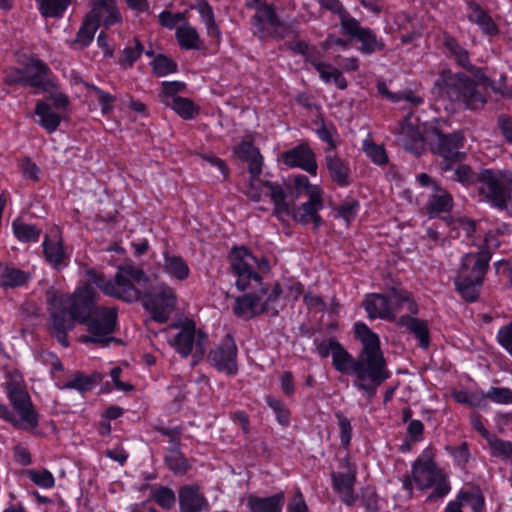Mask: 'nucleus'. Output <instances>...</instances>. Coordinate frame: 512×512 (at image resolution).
I'll use <instances>...</instances> for the list:
<instances>
[{
    "label": "nucleus",
    "instance_id": "obj_43",
    "mask_svg": "<svg viewBox=\"0 0 512 512\" xmlns=\"http://www.w3.org/2000/svg\"><path fill=\"white\" fill-rule=\"evenodd\" d=\"M151 498L163 509L174 507L176 498L174 492L167 487H157L151 490Z\"/></svg>",
    "mask_w": 512,
    "mask_h": 512
},
{
    "label": "nucleus",
    "instance_id": "obj_1",
    "mask_svg": "<svg viewBox=\"0 0 512 512\" xmlns=\"http://www.w3.org/2000/svg\"><path fill=\"white\" fill-rule=\"evenodd\" d=\"M98 288L105 295L133 302L142 297L143 306L153 320L165 322L176 306L174 290L164 284H151L147 276L134 266L118 269L113 280H106L94 270L86 272V279L69 297L50 290L47 301L50 312V329L58 341L67 346L66 335L75 322L85 324L88 334L79 339L83 343H106L116 324L114 308L94 306Z\"/></svg>",
    "mask_w": 512,
    "mask_h": 512
},
{
    "label": "nucleus",
    "instance_id": "obj_50",
    "mask_svg": "<svg viewBox=\"0 0 512 512\" xmlns=\"http://www.w3.org/2000/svg\"><path fill=\"white\" fill-rule=\"evenodd\" d=\"M168 467L176 474H183L188 468V464L183 455L178 451H171L165 458Z\"/></svg>",
    "mask_w": 512,
    "mask_h": 512
},
{
    "label": "nucleus",
    "instance_id": "obj_12",
    "mask_svg": "<svg viewBox=\"0 0 512 512\" xmlns=\"http://www.w3.org/2000/svg\"><path fill=\"white\" fill-rule=\"evenodd\" d=\"M231 265L236 275V286L239 290L246 289L253 281H259L260 273L268 270V263L264 259H257L246 248L233 249Z\"/></svg>",
    "mask_w": 512,
    "mask_h": 512
},
{
    "label": "nucleus",
    "instance_id": "obj_49",
    "mask_svg": "<svg viewBox=\"0 0 512 512\" xmlns=\"http://www.w3.org/2000/svg\"><path fill=\"white\" fill-rule=\"evenodd\" d=\"M98 381H100L99 375H93L90 377L79 374L75 376L74 379L66 385V387L77 389L80 392H85L90 390Z\"/></svg>",
    "mask_w": 512,
    "mask_h": 512
},
{
    "label": "nucleus",
    "instance_id": "obj_3",
    "mask_svg": "<svg viewBox=\"0 0 512 512\" xmlns=\"http://www.w3.org/2000/svg\"><path fill=\"white\" fill-rule=\"evenodd\" d=\"M442 123L444 122L436 120L435 124L420 125L414 115H408L397 130V141L415 154H419L424 144H428L445 161H460L464 156L460 151L464 136L460 132L445 135L441 128Z\"/></svg>",
    "mask_w": 512,
    "mask_h": 512
},
{
    "label": "nucleus",
    "instance_id": "obj_63",
    "mask_svg": "<svg viewBox=\"0 0 512 512\" xmlns=\"http://www.w3.org/2000/svg\"><path fill=\"white\" fill-rule=\"evenodd\" d=\"M120 373L121 369L119 367H114L110 372V376L114 383L115 389L118 391H130L132 389V386L128 383L120 381Z\"/></svg>",
    "mask_w": 512,
    "mask_h": 512
},
{
    "label": "nucleus",
    "instance_id": "obj_19",
    "mask_svg": "<svg viewBox=\"0 0 512 512\" xmlns=\"http://www.w3.org/2000/svg\"><path fill=\"white\" fill-rule=\"evenodd\" d=\"M343 35H348L351 38H355L361 42V51L364 53H373L381 50L383 44L374 33L359 25L356 19L353 17L343 18Z\"/></svg>",
    "mask_w": 512,
    "mask_h": 512
},
{
    "label": "nucleus",
    "instance_id": "obj_28",
    "mask_svg": "<svg viewBox=\"0 0 512 512\" xmlns=\"http://www.w3.org/2000/svg\"><path fill=\"white\" fill-rule=\"evenodd\" d=\"M284 494L277 493L269 497L249 496L248 507L250 512H282Z\"/></svg>",
    "mask_w": 512,
    "mask_h": 512
},
{
    "label": "nucleus",
    "instance_id": "obj_27",
    "mask_svg": "<svg viewBox=\"0 0 512 512\" xmlns=\"http://www.w3.org/2000/svg\"><path fill=\"white\" fill-rule=\"evenodd\" d=\"M415 313L402 312L396 321L401 327L407 328L419 340V345L426 348L429 345V332L425 321L411 315Z\"/></svg>",
    "mask_w": 512,
    "mask_h": 512
},
{
    "label": "nucleus",
    "instance_id": "obj_13",
    "mask_svg": "<svg viewBox=\"0 0 512 512\" xmlns=\"http://www.w3.org/2000/svg\"><path fill=\"white\" fill-rule=\"evenodd\" d=\"M512 176L507 171L484 170L479 178V192L493 205L502 208L510 198Z\"/></svg>",
    "mask_w": 512,
    "mask_h": 512
},
{
    "label": "nucleus",
    "instance_id": "obj_61",
    "mask_svg": "<svg viewBox=\"0 0 512 512\" xmlns=\"http://www.w3.org/2000/svg\"><path fill=\"white\" fill-rule=\"evenodd\" d=\"M307 505L302 494L298 491L288 504L287 512H307Z\"/></svg>",
    "mask_w": 512,
    "mask_h": 512
},
{
    "label": "nucleus",
    "instance_id": "obj_53",
    "mask_svg": "<svg viewBox=\"0 0 512 512\" xmlns=\"http://www.w3.org/2000/svg\"><path fill=\"white\" fill-rule=\"evenodd\" d=\"M153 71L159 76H165L176 70V65L163 55L157 56L152 62Z\"/></svg>",
    "mask_w": 512,
    "mask_h": 512
},
{
    "label": "nucleus",
    "instance_id": "obj_5",
    "mask_svg": "<svg viewBox=\"0 0 512 512\" xmlns=\"http://www.w3.org/2000/svg\"><path fill=\"white\" fill-rule=\"evenodd\" d=\"M500 242L488 233L484 239V247L477 251L466 253L461 259V265L455 277L456 290L467 300L473 302L478 295V286L481 285L490 260V250L499 246Z\"/></svg>",
    "mask_w": 512,
    "mask_h": 512
},
{
    "label": "nucleus",
    "instance_id": "obj_48",
    "mask_svg": "<svg viewBox=\"0 0 512 512\" xmlns=\"http://www.w3.org/2000/svg\"><path fill=\"white\" fill-rule=\"evenodd\" d=\"M182 86L179 82H163L162 91L159 95L160 101L169 107L174 100L180 98L177 93L181 90Z\"/></svg>",
    "mask_w": 512,
    "mask_h": 512
},
{
    "label": "nucleus",
    "instance_id": "obj_25",
    "mask_svg": "<svg viewBox=\"0 0 512 512\" xmlns=\"http://www.w3.org/2000/svg\"><path fill=\"white\" fill-rule=\"evenodd\" d=\"M333 484L336 491L340 494L343 502L352 504L355 500L353 486L355 482V469L347 462L345 471L333 473Z\"/></svg>",
    "mask_w": 512,
    "mask_h": 512
},
{
    "label": "nucleus",
    "instance_id": "obj_54",
    "mask_svg": "<svg viewBox=\"0 0 512 512\" xmlns=\"http://www.w3.org/2000/svg\"><path fill=\"white\" fill-rule=\"evenodd\" d=\"M319 4L322 8L330 10L337 14L340 18L341 31L343 30V18L351 17L342 7V4L338 0H319Z\"/></svg>",
    "mask_w": 512,
    "mask_h": 512
},
{
    "label": "nucleus",
    "instance_id": "obj_46",
    "mask_svg": "<svg viewBox=\"0 0 512 512\" xmlns=\"http://www.w3.org/2000/svg\"><path fill=\"white\" fill-rule=\"evenodd\" d=\"M443 45L449 51V53L454 56L455 60L461 66H466L468 63V55L467 52L462 49L457 42L450 36L444 34L443 35Z\"/></svg>",
    "mask_w": 512,
    "mask_h": 512
},
{
    "label": "nucleus",
    "instance_id": "obj_42",
    "mask_svg": "<svg viewBox=\"0 0 512 512\" xmlns=\"http://www.w3.org/2000/svg\"><path fill=\"white\" fill-rule=\"evenodd\" d=\"M169 107L183 119H192L199 113V107L183 97L174 100Z\"/></svg>",
    "mask_w": 512,
    "mask_h": 512
},
{
    "label": "nucleus",
    "instance_id": "obj_22",
    "mask_svg": "<svg viewBox=\"0 0 512 512\" xmlns=\"http://www.w3.org/2000/svg\"><path fill=\"white\" fill-rule=\"evenodd\" d=\"M297 50L306 55L307 59L312 63L317 72L319 73L321 79L330 83L333 82L339 89H345L347 86L345 78L342 76L341 72L335 67L326 64L324 62L319 61L314 56V49L310 48L305 43H300L297 45Z\"/></svg>",
    "mask_w": 512,
    "mask_h": 512
},
{
    "label": "nucleus",
    "instance_id": "obj_32",
    "mask_svg": "<svg viewBox=\"0 0 512 512\" xmlns=\"http://www.w3.org/2000/svg\"><path fill=\"white\" fill-rule=\"evenodd\" d=\"M30 275L26 272L7 265L0 264V286L14 288L26 284Z\"/></svg>",
    "mask_w": 512,
    "mask_h": 512
},
{
    "label": "nucleus",
    "instance_id": "obj_8",
    "mask_svg": "<svg viewBox=\"0 0 512 512\" xmlns=\"http://www.w3.org/2000/svg\"><path fill=\"white\" fill-rule=\"evenodd\" d=\"M287 188L290 191H295L297 195L306 194L309 200L298 208L292 209L291 203L287 201L286 194L283 191V200L288 205L289 214L285 219H281L277 215L276 217L282 222H287L290 218H293L302 224L314 223L318 226L321 222L318 212L324 208L322 188L319 185L311 184L308 178L301 174L293 176L289 180Z\"/></svg>",
    "mask_w": 512,
    "mask_h": 512
},
{
    "label": "nucleus",
    "instance_id": "obj_51",
    "mask_svg": "<svg viewBox=\"0 0 512 512\" xmlns=\"http://www.w3.org/2000/svg\"><path fill=\"white\" fill-rule=\"evenodd\" d=\"M486 441L492 454L495 456L506 457L512 451V444L510 442L500 440L493 435H490Z\"/></svg>",
    "mask_w": 512,
    "mask_h": 512
},
{
    "label": "nucleus",
    "instance_id": "obj_14",
    "mask_svg": "<svg viewBox=\"0 0 512 512\" xmlns=\"http://www.w3.org/2000/svg\"><path fill=\"white\" fill-rule=\"evenodd\" d=\"M248 6L256 7V13L252 21L253 33L260 38H282L288 34V26L274 13L272 7L259 0H246Z\"/></svg>",
    "mask_w": 512,
    "mask_h": 512
},
{
    "label": "nucleus",
    "instance_id": "obj_64",
    "mask_svg": "<svg viewBox=\"0 0 512 512\" xmlns=\"http://www.w3.org/2000/svg\"><path fill=\"white\" fill-rule=\"evenodd\" d=\"M499 127L507 141L512 142V121L506 116L499 117Z\"/></svg>",
    "mask_w": 512,
    "mask_h": 512
},
{
    "label": "nucleus",
    "instance_id": "obj_6",
    "mask_svg": "<svg viewBox=\"0 0 512 512\" xmlns=\"http://www.w3.org/2000/svg\"><path fill=\"white\" fill-rule=\"evenodd\" d=\"M413 485L421 491L433 489L430 498L443 497L450 491L446 474L434 463L433 453L425 449L412 465L410 476L403 481V487L410 494Z\"/></svg>",
    "mask_w": 512,
    "mask_h": 512
},
{
    "label": "nucleus",
    "instance_id": "obj_17",
    "mask_svg": "<svg viewBox=\"0 0 512 512\" xmlns=\"http://www.w3.org/2000/svg\"><path fill=\"white\" fill-rule=\"evenodd\" d=\"M46 79V66L36 58H30L23 68L11 73L7 80L10 83H21L33 87L43 86Z\"/></svg>",
    "mask_w": 512,
    "mask_h": 512
},
{
    "label": "nucleus",
    "instance_id": "obj_52",
    "mask_svg": "<svg viewBox=\"0 0 512 512\" xmlns=\"http://www.w3.org/2000/svg\"><path fill=\"white\" fill-rule=\"evenodd\" d=\"M267 403L276 414L279 424L283 426L287 425L289 423V411L285 405L279 399L273 397H267Z\"/></svg>",
    "mask_w": 512,
    "mask_h": 512
},
{
    "label": "nucleus",
    "instance_id": "obj_37",
    "mask_svg": "<svg viewBox=\"0 0 512 512\" xmlns=\"http://www.w3.org/2000/svg\"><path fill=\"white\" fill-rule=\"evenodd\" d=\"M176 38L179 45L184 49H194L199 45V35L196 29L188 23L177 27Z\"/></svg>",
    "mask_w": 512,
    "mask_h": 512
},
{
    "label": "nucleus",
    "instance_id": "obj_29",
    "mask_svg": "<svg viewBox=\"0 0 512 512\" xmlns=\"http://www.w3.org/2000/svg\"><path fill=\"white\" fill-rule=\"evenodd\" d=\"M452 202V197L448 192L437 185H433L432 195L426 204V210L431 215L447 212L451 209Z\"/></svg>",
    "mask_w": 512,
    "mask_h": 512
},
{
    "label": "nucleus",
    "instance_id": "obj_7",
    "mask_svg": "<svg viewBox=\"0 0 512 512\" xmlns=\"http://www.w3.org/2000/svg\"><path fill=\"white\" fill-rule=\"evenodd\" d=\"M433 94L439 97L446 110L450 109L447 100L469 109H478L485 103L483 95L474 83L461 74H452L449 71H444L435 82Z\"/></svg>",
    "mask_w": 512,
    "mask_h": 512
},
{
    "label": "nucleus",
    "instance_id": "obj_38",
    "mask_svg": "<svg viewBox=\"0 0 512 512\" xmlns=\"http://www.w3.org/2000/svg\"><path fill=\"white\" fill-rule=\"evenodd\" d=\"M447 225L450 229L451 237H462L465 236L470 238L476 231L475 224L463 217L452 218L447 221Z\"/></svg>",
    "mask_w": 512,
    "mask_h": 512
},
{
    "label": "nucleus",
    "instance_id": "obj_44",
    "mask_svg": "<svg viewBox=\"0 0 512 512\" xmlns=\"http://www.w3.org/2000/svg\"><path fill=\"white\" fill-rule=\"evenodd\" d=\"M483 401L489 399L492 402L500 405L512 404V389L508 387H491L485 394L482 395Z\"/></svg>",
    "mask_w": 512,
    "mask_h": 512
},
{
    "label": "nucleus",
    "instance_id": "obj_36",
    "mask_svg": "<svg viewBox=\"0 0 512 512\" xmlns=\"http://www.w3.org/2000/svg\"><path fill=\"white\" fill-rule=\"evenodd\" d=\"M193 8L200 14V17L206 26L208 35L218 40L220 32L215 25L214 15L210 5L204 0H199Z\"/></svg>",
    "mask_w": 512,
    "mask_h": 512
},
{
    "label": "nucleus",
    "instance_id": "obj_26",
    "mask_svg": "<svg viewBox=\"0 0 512 512\" xmlns=\"http://www.w3.org/2000/svg\"><path fill=\"white\" fill-rule=\"evenodd\" d=\"M162 270L170 279L178 281H184L190 275L187 262L181 256L169 252L163 255Z\"/></svg>",
    "mask_w": 512,
    "mask_h": 512
},
{
    "label": "nucleus",
    "instance_id": "obj_45",
    "mask_svg": "<svg viewBox=\"0 0 512 512\" xmlns=\"http://www.w3.org/2000/svg\"><path fill=\"white\" fill-rule=\"evenodd\" d=\"M460 499L464 508H470L472 512H482L484 498L478 490H470L460 493Z\"/></svg>",
    "mask_w": 512,
    "mask_h": 512
},
{
    "label": "nucleus",
    "instance_id": "obj_56",
    "mask_svg": "<svg viewBox=\"0 0 512 512\" xmlns=\"http://www.w3.org/2000/svg\"><path fill=\"white\" fill-rule=\"evenodd\" d=\"M453 397L459 403H467L472 406H480L483 401L482 396L480 397L476 394H471L466 390L455 391L453 393Z\"/></svg>",
    "mask_w": 512,
    "mask_h": 512
},
{
    "label": "nucleus",
    "instance_id": "obj_10",
    "mask_svg": "<svg viewBox=\"0 0 512 512\" xmlns=\"http://www.w3.org/2000/svg\"><path fill=\"white\" fill-rule=\"evenodd\" d=\"M166 336L169 344L183 357L193 352L194 364L203 357L208 345L207 336L197 331L193 323L171 327L166 330Z\"/></svg>",
    "mask_w": 512,
    "mask_h": 512
},
{
    "label": "nucleus",
    "instance_id": "obj_4",
    "mask_svg": "<svg viewBox=\"0 0 512 512\" xmlns=\"http://www.w3.org/2000/svg\"><path fill=\"white\" fill-rule=\"evenodd\" d=\"M234 154L249 163L251 180L247 188V196L254 201L269 197L274 204V214L281 219H285L289 214V208L283 200L282 187L269 181H262L259 178L263 162L259 150L253 146L251 141H242L234 148Z\"/></svg>",
    "mask_w": 512,
    "mask_h": 512
},
{
    "label": "nucleus",
    "instance_id": "obj_41",
    "mask_svg": "<svg viewBox=\"0 0 512 512\" xmlns=\"http://www.w3.org/2000/svg\"><path fill=\"white\" fill-rule=\"evenodd\" d=\"M39 9L45 17H58L68 7L70 0H38Z\"/></svg>",
    "mask_w": 512,
    "mask_h": 512
},
{
    "label": "nucleus",
    "instance_id": "obj_39",
    "mask_svg": "<svg viewBox=\"0 0 512 512\" xmlns=\"http://www.w3.org/2000/svg\"><path fill=\"white\" fill-rule=\"evenodd\" d=\"M97 28L98 24L96 23L95 19L88 15L77 33L75 44L79 45L80 48L88 46L93 40Z\"/></svg>",
    "mask_w": 512,
    "mask_h": 512
},
{
    "label": "nucleus",
    "instance_id": "obj_16",
    "mask_svg": "<svg viewBox=\"0 0 512 512\" xmlns=\"http://www.w3.org/2000/svg\"><path fill=\"white\" fill-rule=\"evenodd\" d=\"M67 106V98L57 94L47 101L38 102L35 114L39 117V124L49 133L54 132L62 121Z\"/></svg>",
    "mask_w": 512,
    "mask_h": 512
},
{
    "label": "nucleus",
    "instance_id": "obj_60",
    "mask_svg": "<svg viewBox=\"0 0 512 512\" xmlns=\"http://www.w3.org/2000/svg\"><path fill=\"white\" fill-rule=\"evenodd\" d=\"M142 47L137 42L134 47L126 48L123 51L121 62L125 65H131L141 54Z\"/></svg>",
    "mask_w": 512,
    "mask_h": 512
},
{
    "label": "nucleus",
    "instance_id": "obj_15",
    "mask_svg": "<svg viewBox=\"0 0 512 512\" xmlns=\"http://www.w3.org/2000/svg\"><path fill=\"white\" fill-rule=\"evenodd\" d=\"M279 289L269 290L261 288L255 294H247L236 300L235 313L243 318H250L254 315L271 312L276 313V298Z\"/></svg>",
    "mask_w": 512,
    "mask_h": 512
},
{
    "label": "nucleus",
    "instance_id": "obj_34",
    "mask_svg": "<svg viewBox=\"0 0 512 512\" xmlns=\"http://www.w3.org/2000/svg\"><path fill=\"white\" fill-rule=\"evenodd\" d=\"M88 97L92 104H97L103 115H108L113 111L115 97L95 86L88 89Z\"/></svg>",
    "mask_w": 512,
    "mask_h": 512
},
{
    "label": "nucleus",
    "instance_id": "obj_40",
    "mask_svg": "<svg viewBox=\"0 0 512 512\" xmlns=\"http://www.w3.org/2000/svg\"><path fill=\"white\" fill-rule=\"evenodd\" d=\"M363 151L366 156L376 165L386 164L388 157L383 146L375 144L369 138L363 141Z\"/></svg>",
    "mask_w": 512,
    "mask_h": 512
},
{
    "label": "nucleus",
    "instance_id": "obj_11",
    "mask_svg": "<svg viewBox=\"0 0 512 512\" xmlns=\"http://www.w3.org/2000/svg\"><path fill=\"white\" fill-rule=\"evenodd\" d=\"M7 394L18 417L13 420L14 424L27 430L34 429L38 423L37 414L19 374L11 375L7 382Z\"/></svg>",
    "mask_w": 512,
    "mask_h": 512
},
{
    "label": "nucleus",
    "instance_id": "obj_20",
    "mask_svg": "<svg viewBox=\"0 0 512 512\" xmlns=\"http://www.w3.org/2000/svg\"><path fill=\"white\" fill-rule=\"evenodd\" d=\"M281 160L288 167H298L312 176H316L318 165L315 154L306 144L298 145L281 154Z\"/></svg>",
    "mask_w": 512,
    "mask_h": 512
},
{
    "label": "nucleus",
    "instance_id": "obj_59",
    "mask_svg": "<svg viewBox=\"0 0 512 512\" xmlns=\"http://www.w3.org/2000/svg\"><path fill=\"white\" fill-rule=\"evenodd\" d=\"M182 20L183 14L181 13L172 14L168 11H164L159 15L161 25L170 29L175 27Z\"/></svg>",
    "mask_w": 512,
    "mask_h": 512
},
{
    "label": "nucleus",
    "instance_id": "obj_58",
    "mask_svg": "<svg viewBox=\"0 0 512 512\" xmlns=\"http://www.w3.org/2000/svg\"><path fill=\"white\" fill-rule=\"evenodd\" d=\"M358 204L354 201L344 203L338 210V217L349 223L357 214Z\"/></svg>",
    "mask_w": 512,
    "mask_h": 512
},
{
    "label": "nucleus",
    "instance_id": "obj_21",
    "mask_svg": "<svg viewBox=\"0 0 512 512\" xmlns=\"http://www.w3.org/2000/svg\"><path fill=\"white\" fill-rule=\"evenodd\" d=\"M46 260L55 268L60 269L67 266L70 253L63 246L60 232L57 228L52 229L42 244Z\"/></svg>",
    "mask_w": 512,
    "mask_h": 512
},
{
    "label": "nucleus",
    "instance_id": "obj_23",
    "mask_svg": "<svg viewBox=\"0 0 512 512\" xmlns=\"http://www.w3.org/2000/svg\"><path fill=\"white\" fill-rule=\"evenodd\" d=\"M179 504L181 512H201L208 507V501L199 487L193 485L184 486L179 491Z\"/></svg>",
    "mask_w": 512,
    "mask_h": 512
},
{
    "label": "nucleus",
    "instance_id": "obj_33",
    "mask_svg": "<svg viewBox=\"0 0 512 512\" xmlns=\"http://www.w3.org/2000/svg\"><path fill=\"white\" fill-rule=\"evenodd\" d=\"M469 8L470 21L476 23L485 34L493 36L498 33V28L494 21L479 6L471 4Z\"/></svg>",
    "mask_w": 512,
    "mask_h": 512
},
{
    "label": "nucleus",
    "instance_id": "obj_35",
    "mask_svg": "<svg viewBox=\"0 0 512 512\" xmlns=\"http://www.w3.org/2000/svg\"><path fill=\"white\" fill-rule=\"evenodd\" d=\"M12 229L15 237L21 242H37L41 235V229L21 220L13 221Z\"/></svg>",
    "mask_w": 512,
    "mask_h": 512
},
{
    "label": "nucleus",
    "instance_id": "obj_31",
    "mask_svg": "<svg viewBox=\"0 0 512 512\" xmlns=\"http://www.w3.org/2000/svg\"><path fill=\"white\" fill-rule=\"evenodd\" d=\"M326 166L333 181L340 186H346L350 182L349 166L335 155L326 156Z\"/></svg>",
    "mask_w": 512,
    "mask_h": 512
},
{
    "label": "nucleus",
    "instance_id": "obj_18",
    "mask_svg": "<svg viewBox=\"0 0 512 512\" xmlns=\"http://www.w3.org/2000/svg\"><path fill=\"white\" fill-rule=\"evenodd\" d=\"M209 358L218 370L227 374L237 372V348L230 335H227L222 343L211 351Z\"/></svg>",
    "mask_w": 512,
    "mask_h": 512
},
{
    "label": "nucleus",
    "instance_id": "obj_47",
    "mask_svg": "<svg viewBox=\"0 0 512 512\" xmlns=\"http://www.w3.org/2000/svg\"><path fill=\"white\" fill-rule=\"evenodd\" d=\"M27 476L37 486L48 489L54 486L55 480L48 470H28Z\"/></svg>",
    "mask_w": 512,
    "mask_h": 512
},
{
    "label": "nucleus",
    "instance_id": "obj_30",
    "mask_svg": "<svg viewBox=\"0 0 512 512\" xmlns=\"http://www.w3.org/2000/svg\"><path fill=\"white\" fill-rule=\"evenodd\" d=\"M279 289L276 298V310L283 300L293 301L298 299L302 294V285L294 279H284L281 282L275 283L269 290Z\"/></svg>",
    "mask_w": 512,
    "mask_h": 512
},
{
    "label": "nucleus",
    "instance_id": "obj_62",
    "mask_svg": "<svg viewBox=\"0 0 512 512\" xmlns=\"http://www.w3.org/2000/svg\"><path fill=\"white\" fill-rule=\"evenodd\" d=\"M202 158L211 167L217 169L220 175H222L223 177L227 176V167L220 158L211 154H204Z\"/></svg>",
    "mask_w": 512,
    "mask_h": 512
},
{
    "label": "nucleus",
    "instance_id": "obj_57",
    "mask_svg": "<svg viewBox=\"0 0 512 512\" xmlns=\"http://www.w3.org/2000/svg\"><path fill=\"white\" fill-rule=\"evenodd\" d=\"M337 418H338V425H339V429H340L341 443L344 446H347L350 443L351 432H352L350 421L346 417H344L342 414H337Z\"/></svg>",
    "mask_w": 512,
    "mask_h": 512
},
{
    "label": "nucleus",
    "instance_id": "obj_55",
    "mask_svg": "<svg viewBox=\"0 0 512 512\" xmlns=\"http://www.w3.org/2000/svg\"><path fill=\"white\" fill-rule=\"evenodd\" d=\"M497 338L499 344L512 356V323L502 327Z\"/></svg>",
    "mask_w": 512,
    "mask_h": 512
},
{
    "label": "nucleus",
    "instance_id": "obj_24",
    "mask_svg": "<svg viewBox=\"0 0 512 512\" xmlns=\"http://www.w3.org/2000/svg\"><path fill=\"white\" fill-rule=\"evenodd\" d=\"M89 15L95 19L98 25L101 22L105 27L121 21V15L114 0H94L93 8Z\"/></svg>",
    "mask_w": 512,
    "mask_h": 512
},
{
    "label": "nucleus",
    "instance_id": "obj_9",
    "mask_svg": "<svg viewBox=\"0 0 512 512\" xmlns=\"http://www.w3.org/2000/svg\"><path fill=\"white\" fill-rule=\"evenodd\" d=\"M363 305L370 318L397 321L402 312L417 313V305L408 292L393 288L387 296L368 295Z\"/></svg>",
    "mask_w": 512,
    "mask_h": 512
},
{
    "label": "nucleus",
    "instance_id": "obj_2",
    "mask_svg": "<svg viewBox=\"0 0 512 512\" xmlns=\"http://www.w3.org/2000/svg\"><path fill=\"white\" fill-rule=\"evenodd\" d=\"M355 334L363 345L357 361L334 341H329L328 348L334 367L342 373H353L356 376L354 386L372 396L376 387L389 377V373L385 368L378 336L364 323L355 324Z\"/></svg>",
    "mask_w": 512,
    "mask_h": 512
}]
</instances>
